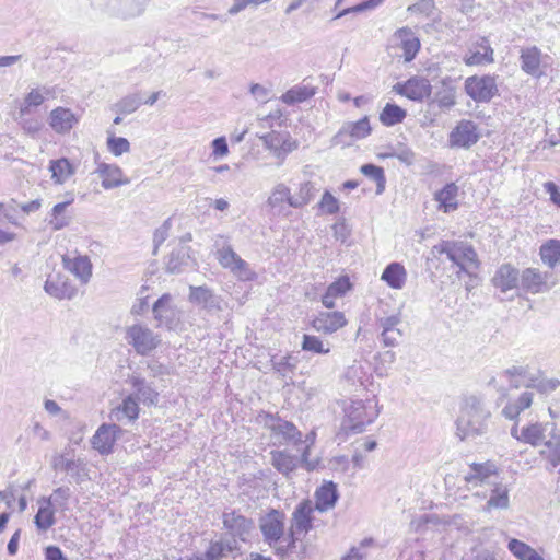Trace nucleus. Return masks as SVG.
Masks as SVG:
<instances>
[{
  "mask_svg": "<svg viewBox=\"0 0 560 560\" xmlns=\"http://www.w3.org/2000/svg\"><path fill=\"white\" fill-rule=\"evenodd\" d=\"M120 433L121 429L115 423L102 424L92 438L93 448L103 455L112 453L113 446Z\"/></svg>",
  "mask_w": 560,
  "mask_h": 560,
  "instance_id": "16",
  "label": "nucleus"
},
{
  "mask_svg": "<svg viewBox=\"0 0 560 560\" xmlns=\"http://www.w3.org/2000/svg\"><path fill=\"white\" fill-rule=\"evenodd\" d=\"M49 93V90L44 88L33 89L24 98L23 106L21 107V114L24 115L30 112L31 107H37L45 101V95Z\"/></svg>",
  "mask_w": 560,
  "mask_h": 560,
  "instance_id": "57",
  "label": "nucleus"
},
{
  "mask_svg": "<svg viewBox=\"0 0 560 560\" xmlns=\"http://www.w3.org/2000/svg\"><path fill=\"white\" fill-rule=\"evenodd\" d=\"M80 115L73 113L70 108L56 107L49 114V126L59 135H66L78 125Z\"/></svg>",
  "mask_w": 560,
  "mask_h": 560,
  "instance_id": "20",
  "label": "nucleus"
},
{
  "mask_svg": "<svg viewBox=\"0 0 560 560\" xmlns=\"http://www.w3.org/2000/svg\"><path fill=\"white\" fill-rule=\"evenodd\" d=\"M51 466L55 470H62L70 474L77 482H81L88 476L86 467L81 459H68L63 455H56Z\"/></svg>",
  "mask_w": 560,
  "mask_h": 560,
  "instance_id": "25",
  "label": "nucleus"
},
{
  "mask_svg": "<svg viewBox=\"0 0 560 560\" xmlns=\"http://www.w3.org/2000/svg\"><path fill=\"white\" fill-rule=\"evenodd\" d=\"M351 288L349 278L341 277L334 281L326 290L322 298V303L326 308H332L335 306V300L342 296Z\"/></svg>",
  "mask_w": 560,
  "mask_h": 560,
  "instance_id": "40",
  "label": "nucleus"
},
{
  "mask_svg": "<svg viewBox=\"0 0 560 560\" xmlns=\"http://www.w3.org/2000/svg\"><path fill=\"white\" fill-rule=\"evenodd\" d=\"M371 133V125L368 117H363L358 121H348L343 124L339 130V136L351 137L355 139H363L369 137Z\"/></svg>",
  "mask_w": 560,
  "mask_h": 560,
  "instance_id": "42",
  "label": "nucleus"
},
{
  "mask_svg": "<svg viewBox=\"0 0 560 560\" xmlns=\"http://www.w3.org/2000/svg\"><path fill=\"white\" fill-rule=\"evenodd\" d=\"M491 417L483 399L477 395H465L462 398L459 413L456 419V435L460 440L482 436L488 431Z\"/></svg>",
  "mask_w": 560,
  "mask_h": 560,
  "instance_id": "1",
  "label": "nucleus"
},
{
  "mask_svg": "<svg viewBox=\"0 0 560 560\" xmlns=\"http://www.w3.org/2000/svg\"><path fill=\"white\" fill-rule=\"evenodd\" d=\"M361 172L376 183V194L380 195L385 190L386 178L384 170L381 166L364 164L361 166Z\"/></svg>",
  "mask_w": 560,
  "mask_h": 560,
  "instance_id": "53",
  "label": "nucleus"
},
{
  "mask_svg": "<svg viewBox=\"0 0 560 560\" xmlns=\"http://www.w3.org/2000/svg\"><path fill=\"white\" fill-rule=\"evenodd\" d=\"M259 528L267 542L275 553L281 558L287 557L294 549L289 546V535L284 536V514L272 509L259 521Z\"/></svg>",
  "mask_w": 560,
  "mask_h": 560,
  "instance_id": "2",
  "label": "nucleus"
},
{
  "mask_svg": "<svg viewBox=\"0 0 560 560\" xmlns=\"http://www.w3.org/2000/svg\"><path fill=\"white\" fill-rule=\"evenodd\" d=\"M302 350L317 353L327 354L330 352L329 343H324L317 336L307 335L303 336Z\"/></svg>",
  "mask_w": 560,
  "mask_h": 560,
  "instance_id": "55",
  "label": "nucleus"
},
{
  "mask_svg": "<svg viewBox=\"0 0 560 560\" xmlns=\"http://www.w3.org/2000/svg\"><path fill=\"white\" fill-rule=\"evenodd\" d=\"M378 412L375 396L365 400H353L345 408L346 417L342 421V429L347 433H361L377 418Z\"/></svg>",
  "mask_w": 560,
  "mask_h": 560,
  "instance_id": "3",
  "label": "nucleus"
},
{
  "mask_svg": "<svg viewBox=\"0 0 560 560\" xmlns=\"http://www.w3.org/2000/svg\"><path fill=\"white\" fill-rule=\"evenodd\" d=\"M143 104V92L136 91L121 97L112 106L117 115H130Z\"/></svg>",
  "mask_w": 560,
  "mask_h": 560,
  "instance_id": "39",
  "label": "nucleus"
},
{
  "mask_svg": "<svg viewBox=\"0 0 560 560\" xmlns=\"http://www.w3.org/2000/svg\"><path fill=\"white\" fill-rule=\"evenodd\" d=\"M130 383L135 393L132 394L137 400L142 401L144 405H154L158 402L159 394L155 392L144 378L140 376H132Z\"/></svg>",
  "mask_w": 560,
  "mask_h": 560,
  "instance_id": "37",
  "label": "nucleus"
},
{
  "mask_svg": "<svg viewBox=\"0 0 560 560\" xmlns=\"http://www.w3.org/2000/svg\"><path fill=\"white\" fill-rule=\"evenodd\" d=\"M476 125L471 120H462L451 132L450 140H477Z\"/></svg>",
  "mask_w": 560,
  "mask_h": 560,
  "instance_id": "52",
  "label": "nucleus"
},
{
  "mask_svg": "<svg viewBox=\"0 0 560 560\" xmlns=\"http://www.w3.org/2000/svg\"><path fill=\"white\" fill-rule=\"evenodd\" d=\"M518 270L509 264L502 265L495 272L492 282L493 285L502 292L516 288L520 279Z\"/></svg>",
  "mask_w": 560,
  "mask_h": 560,
  "instance_id": "33",
  "label": "nucleus"
},
{
  "mask_svg": "<svg viewBox=\"0 0 560 560\" xmlns=\"http://www.w3.org/2000/svg\"><path fill=\"white\" fill-rule=\"evenodd\" d=\"M534 393L525 390L514 399H510L509 402L502 409V415L510 420H513L520 416L522 411L529 408L533 404Z\"/></svg>",
  "mask_w": 560,
  "mask_h": 560,
  "instance_id": "35",
  "label": "nucleus"
},
{
  "mask_svg": "<svg viewBox=\"0 0 560 560\" xmlns=\"http://www.w3.org/2000/svg\"><path fill=\"white\" fill-rule=\"evenodd\" d=\"M466 488L474 491V495L486 499L488 497L487 490L480 488L489 487L491 483L499 479V469L497 465L487 460L483 463H472L469 465L468 471L463 476Z\"/></svg>",
  "mask_w": 560,
  "mask_h": 560,
  "instance_id": "6",
  "label": "nucleus"
},
{
  "mask_svg": "<svg viewBox=\"0 0 560 560\" xmlns=\"http://www.w3.org/2000/svg\"><path fill=\"white\" fill-rule=\"evenodd\" d=\"M49 170L56 183H65L73 173L74 168L68 159L61 158L50 162Z\"/></svg>",
  "mask_w": 560,
  "mask_h": 560,
  "instance_id": "46",
  "label": "nucleus"
},
{
  "mask_svg": "<svg viewBox=\"0 0 560 560\" xmlns=\"http://www.w3.org/2000/svg\"><path fill=\"white\" fill-rule=\"evenodd\" d=\"M406 110L400 106L387 103L380 114V121L385 126H394L406 118Z\"/></svg>",
  "mask_w": 560,
  "mask_h": 560,
  "instance_id": "47",
  "label": "nucleus"
},
{
  "mask_svg": "<svg viewBox=\"0 0 560 560\" xmlns=\"http://www.w3.org/2000/svg\"><path fill=\"white\" fill-rule=\"evenodd\" d=\"M148 4V0H120L118 14L122 19H131L141 15Z\"/></svg>",
  "mask_w": 560,
  "mask_h": 560,
  "instance_id": "49",
  "label": "nucleus"
},
{
  "mask_svg": "<svg viewBox=\"0 0 560 560\" xmlns=\"http://www.w3.org/2000/svg\"><path fill=\"white\" fill-rule=\"evenodd\" d=\"M318 208L326 214H336L339 212V201L330 191L326 190L322 196Z\"/></svg>",
  "mask_w": 560,
  "mask_h": 560,
  "instance_id": "62",
  "label": "nucleus"
},
{
  "mask_svg": "<svg viewBox=\"0 0 560 560\" xmlns=\"http://www.w3.org/2000/svg\"><path fill=\"white\" fill-rule=\"evenodd\" d=\"M457 195L458 186L455 183H450L435 192L434 199L439 202L440 209L444 212H451L458 207Z\"/></svg>",
  "mask_w": 560,
  "mask_h": 560,
  "instance_id": "36",
  "label": "nucleus"
},
{
  "mask_svg": "<svg viewBox=\"0 0 560 560\" xmlns=\"http://www.w3.org/2000/svg\"><path fill=\"white\" fill-rule=\"evenodd\" d=\"M467 66H482L493 62V49L486 37H480L464 57Z\"/></svg>",
  "mask_w": 560,
  "mask_h": 560,
  "instance_id": "23",
  "label": "nucleus"
},
{
  "mask_svg": "<svg viewBox=\"0 0 560 560\" xmlns=\"http://www.w3.org/2000/svg\"><path fill=\"white\" fill-rule=\"evenodd\" d=\"M381 158H397L400 162L411 165L415 162V153L402 145H399L397 149H390L385 153L380 154Z\"/></svg>",
  "mask_w": 560,
  "mask_h": 560,
  "instance_id": "61",
  "label": "nucleus"
},
{
  "mask_svg": "<svg viewBox=\"0 0 560 560\" xmlns=\"http://www.w3.org/2000/svg\"><path fill=\"white\" fill-rule=\"evenodd\" d=\"M520 281L521 288L532 294L547 292L556 284L551 272H542L532 267L522 271Z\"/></svg>",
  "mask_w": 560,
  "mask_h": 560,
  "instance_id": "11",
  "label": "nucleus"
},
{
  "mask_svg": "<svg viewBox=\"0 0 560 560\" xmlns=\"http://www.w3.org/2000/svg\"><path fill=\"white\" fill-rule=\"evenodd\" d=\"M508 548L520 560H538L541 558L529 545L515 538L509 541Z\"/></svg>",
  "mask_w": 560,
  "mask_h": 560,
  "instance_id": "48",
  "label": "nucleus"
},
{
  "mask_svg": "<svg viewBox=\"0 0 560 560\" xmlns=\"http://www.w3.org/2000/svg\"><path fill=\"white\" fill-rule=\"evenodd\" d=\"M373 542L372 538H364L359 547H352L341 560H365L368 555L364 549L371 547Z\"/></svg>",
  "mask_w": 560,
  "mask_h": 560,
  "instance_id": "64",
  "label": "nucleus"
},
{
  "mask_svg": "<svg viewBox=\"0 0 560 560\" xmlns=\"http://www.w3.org/2000/svg\"><path fill=\"white\" fill-rule=\"evenodd\" d=\"M434 102L441 107H451L455 104L454 90L443 84L442 89L435 93Z\"/></svg>",
  "mask_w": 560,
  "mask_h": 560,
  "instance_id": "63",
  "label": "nucleus"
},
{
  "mask_svg": "<svg viewBox=\"0 0 560 560\" xmlns=\"http://www.w3.org/2000/svg\"><path fill=\"white\" fill-rule=\"evenodd\" d=\"M393 91L415 102H423L431 95L432 86L424 77L413 75L405 82H397Z\"/></svg>",
  "mask_w": 560,
  "mask_h": 560,
  "instance_id": "13",
  "label": "nucleus"
},
{
  "mask_svg": "<svg viewBox=\"0 0 560 560\" xmlns=\"http://www.w3.org/2000/svg\"><path fill=\"white\" fill-rule=\"evenodd\" d=\"M95 173L102 179V186L105 189H113L130 183L120 167L105 162H97Z\"/></svg>",
  "mask_w": 560,
  "mask_h": 560,
  "instance_id": "22",
  "label": "nucleus"
},
{
  "mask_svg": "<svg viewBox=\"0 0 560 560\" xmlns=\"http://www.w3.org/2000/svg\"><path fill=\"white\" fill-rule=\"evenodd\" d=\"M189 301L191 303L200 305L202 308H205L209 312L221 310L219 298L212 292V290H210L209 288H207L205 285H201V287L190 285Z\"/></svg>",
  "mask_w": 560,
  "mask_h": 560,
  "instance_id": "24",
  "label": "nucleus"
},
{
  "mask_svg": "<svg viewBox=\"0 0 560 560\" xmlns=\"http://www.w3.org/2000/svg\"><path fill=\"white\" fill-rule=\"evenodd\" d=\"M264 152L277 159V164H281L288 153L298 148L296 142H260Z\"/></svg>",
  "mask_w": 560,
  "mask_h": 560,
  "instance_id": "45",
  "label": "nucleus"
},
{
  "mask_svg": "<svg viewBox=\"0 0 560 560\" xmlns=\"http://www.w3.org/2000/svg\"><path fill=\"white\" fill-rule=\"evenodd\" d=\"M222 523L226 533L235 539L243 542L249 541L255 525L252 518H248L235 510L225 511L222 514Z\"/></svg>",
  "mask_w": 560,
  "mask_h": 560,
  "instance_id": "9",
  "label": "nucleus"
},
{
  "mask_svg": "<svg viewBox=\"0 0 560 560\" xmlns=\"http://www.w3.org/2000/svg\"><path fill=\"white\" fill-rule=\"evenodd\" d=\"M38 511L34 517V523L38 530L46 532L51 528L56 523L55 509L51 505V500L42 497L37 501Z\"/></svg>",
  "mask_w": 560,
  "mask_h": 560,
  "instance_id": "28",
  "label": "nucleus"
},
{
  "mask_svg": "<svg viewBox=\"0 0 560 560\" xmlns=\"http://www.w3.org/2000/svg\"><path fill=\"white\" fill-rule=\"evenodd\" d=\"M316 92L317 88L306 83V79H304L302 83L294 85L282 94L280 100L287 105H294L310 100Z\"/></svg>",
  "mask_w": 560,
  "mask_h": 560,
  "instance_id": "32",
  "label": "nucleus"
},
{
  "mask_svg": "<svg viewBox=\"0 0 560 560\" xmlns=\"http://www.w3.org/2000/svg\"><path fill=\"white\" fill-rule=\"evenodd\" d=\"M290 199H293L290 188L281 183L275 186L267 202L277 214L288 215Z\"/></svg>",
  "mask_w": 560,
  "mask_h": 560,
  "instance_id": "27",
  "label": "nucleus"
},
{
  "mask_svg": "<svg viewBox=\"0 0 560 560\" xmlns=\"http://www.w3.org/2000/svg\"><path fill=\"white\" fill-rule=\"evenodd\" d=\"M189 255L186 248L179 247L171 252L166 260V271L177 273L187 265Z\"/></svg>",
  "mask_w": 560,
  "mask_h": 560,
  "instance_id": "50",
  "label": "nucleus"
},
{
  "mask_svg": "<svg viewBox=\"0 0 560 560\" xmlns=\"http://www.w3.org/2000/svg\"><path fill=\"white\" fill-rule=\"evenodd\" d=\"M71 497V490L68 487H58L54 490L50 497H46V499L51 500V505H55L57 509L61 511L68 510V500Z\"/></svg>",
  "mask_w": 560,
  "mask_h": 560,
  "instance_id": "60",
  "label": "nucleus"
},
{
  "mask_svg": "<svg viewBox=\"0 0 560 560\" xmlns=\"http://www.w3.org/2000/svg\"><path fill=\"white\" fill-rule=\"evenodd\" d=\"M109 417L112 420L118 422L125 420L128 422L135 421L139 417L138 400L133 395L127 396L118 407L110 411Z\"/></svg>",
  "mask_w": 560,
  "mask_h": 560,
  "instance_id": "29",
  "label": "nucleus"
},
{
  "mask_svg": "<svg viewBox=\"0 0 560 560\" xmlns=\"http://www.w3.org/2000/svg\"><path fill=\"white\" fill-rule=\"evenodd\" d=\"M238 549V544L235 539L219 540L210 544L202 560H220L228 557L230 553Z\"/></svg>",
  "mask_w": 560,
  "mask_h": 560,
  "instance_id": "41",
  "label": "nucleus"
},
{
  "mask_svg": "<svg viewBox=\"0 0 560 560\" xmlns=\"http://www.w3.org/2000/svg\"><path fill=\"white\" fill-rule=\"evenodd\" d=\"M346 378L352 383L354 386H361L363 388H366L368 382L371 378V375H369L362 365H351L348 368L346 372Z\"/></svg>",
  "mask_w": 560,
  "mask_h": 560,
  "instance_id": "56",
  "label": "nucleus"
},
{
  "mask_svg": "<svg viewBox=\"0 0 560 560\" xmlns=\"http://www.w3.org/2000/svg\"><path fill=\"white\" fill-rule=\"evenodd\" d=\"M265 427L270 430L271 435L277 439L279 444H293L300 448L302 432L293 422L284 420L278 415L267 413Z\"/></svg>",
  "mask_w": 560,
  "mask_h": 560,
  "instance_id": "7",
  "label": "nucleus"
},
{
  "mask_svg": "<svg viewBox=\"0 0 560 560\" xmlns=\"http://www.w3.org/2000/svg\"><path fill=\"white\" fill-rule=\"evenodd\" d=\"M69 201L60 202L54 206L49 224L54 230H61L69 224V219L63 215L66 208L69 206Z\"/></svg>",
  "mask_w": 560,
  "mask_h": 560,
  "instance_id": "59",
  "label": "nucleus"
},
{
  "mask_svg": "<svg viewBox=\"0 0 560 560\" xmlns=\"http://www.w3.org/2000/svg\"><path fill=\"white\" fill-rule=\"evenodd\" d=\"M45 291L56 299H72L75 295V288L65 278L56 276L48 278L44 285Z\"/></svg>",
  "mask_w": 560,
  "mask_h": 560,
  "instance_id": "30",
  "label": "nucleus"
},
{
  "mask_svg": "<svg viewBox=\"0 0 560 560\" xmlns=\"http://www.w3.org/2000/svg\"><path fill=\"white\" fill-rule=\"evenodd\" d=\"M432 255H445L448 260L459 267L460 271L469 273V269L478 267L477 254L474 247L463 241H442L431 249Z\"/></svg>",
  "mask_w": 560,
  "mask_h": 560,
  "instance_id": "5",
  "label": "nucleus"
},
{
  "mask_svg": "<svg viewBox=\"0 0 560 560\" xmlns=\"http://www.w3.org/2000/svg\"><path fill=\"white\" fill-rule=\"evenodd\" d=\"M490 494L483 511L490 512L492 510H505L510 506L509 490L499 479L489 486Z\"/></svg>",
  "mask_w": 560,
  "mask_h": 560,
  "instance_id": "26",
  "label": "nucleus"
},
{
  "mask_svg": "<svg viewBox=\"0 0 560 560\" xmlns=\"http://www.w3.org/2000/svg\"><path fill=\"white\" fill-rule=\"evenodd\" d=\"M466 93L476 102H489L498 92L495 78L492 75L469 77L465 81Z\"/></svg>",
  "mask_w": 560,
  "mask_h": 560,
  "instance_id": "14",
  "label": "nucleus"
},
{
  "mask_svg": "<svg viewBox=\"0 0 560 560\" xmlns=\"http://www.w3.org/2000/svg\"><path fill=\"white\" fill-rule=\"evenodd\" d=\"M347 324L342 312H320L311 323L312 327L320 334L331 335Z\"/></svg>",
  "mask_w": 560,
  "mask_h": 560,
  "instance_id": "21",
  "label": "nucleus"
},
{
  "mask_svg": "<svg viewBox=\"0 0 560 560\" xmlns=\"http://www.w3.org/2000/svg\"><path fill=\"white\" fill-rule=\"evenodd\" d=\"M339 493L332 481L325 482L315 492V506L318 511L325 512L335 506Z\"/></svg>",
  "mask_w": 560,
  "mask_h": 560,
  "instance_id": "31",
  "label": "nucleus"
},
{
  "mask_svg": "<svg viewBox=\"0 0 560 560\" xmlns=\"http://www.w3.org/2000/svg\"><path fill=\"white\" fill-rule=\"evenodd\" d=\"M406 270L399 262L389 264L382 273L384 280L393 289H401L406 282Z\"/></svg>",
  "mask_w": 560,
  "mask_h": 560,
  "instance_id": "43",
  "label": "nucleus"
},
{
  "mask_svg": "<svg viewBox=\"0 0 560 560\" xmlns=\"http://www.w3.org/2000/svg\"><path fill=\"white\" fill-rule=\"evenodd\" d=\"M542 460L546 462V469L551 470L560 465V432L552 425L548 439L542 443L539 451Z\"/></svg>",
  "mask_w": 560,
  "mask_h": 560,
  "instance_id": "18",
  "label": "nucleus"
},
{
  "mask_svg": "<svg viewBox=\"0 0 560 560\" xmlns=\"http://www.w3.org/2000/svg\"><path fill=\"white\" fill-rule=\"evenodd\" d=\"M521 69L534 77L540 78L551 65L549 55L542 54L537 46H529L521 49Z\"/></svg>",
  "mask_w": 560,
  "mask_h": 560,
  "instance_id": "10",
  "label": "nucleus"
},
{
  "mask_svg": "<svg viewBox=\"0 0 560 560\" xmlns=\"http://www.w3.org/2000/svg\"><path fill=\"white\" fill-rule=\"evenodd\" d=\"M393 40L402 50L406 62L415 59L420 49V40L411 28H398L393 35Z\"/></svg>",
  "mask_w": 560,
  "mask_h": 560,
  "instance_id": "19",
  "label": "nucleus"
},
{
  "mask_svg": "<svg viewBox=\"0 0 560 560\" xmlns=\"http://www.w3.org/2000/svg\"><path fill=\"white\" fill-rule=\"evenodd\" d=\"M560 385V381L557 378H529L526 387L529 389H536L541 394H548L553 392Z\"/></svg>",
  "mask_w": 560,
  "mask_h": 560,
  "instance_id": "58",
  "label": "nucleus"
},
{
  "mask_svg": "<svg viewBox=\"0 0 560 560\" xmlns=\"http://www.w3.org/2000/svg\"><path fill=\"white\" fill-rule=\"evenodd\" d=\"M271 365L281 376L288 377L296 366V360L292 355L272 357Z\"/></svg>",
  "mask_w": 560,
  "mask_h": 560,
  "instance_id": "54",
  "label": "nucleus"
},
{
  "mask_svg": "<svg viewBox=\"0 0 560 560\" xmlns=\"http://www.w3.org/2000/svg\"><path fill=\"white\" fill-rule=\"evenodd\" d=\"M552 425L556 424L540 422L530 423L526 427H523L518 434L517 424H514L511 429V434L521 442L528 443L533 446H541L542 443L548 439V433Z\"/></svg>",
  "mask_w": 560,
  "mask_h": 560,
  "instance_id": "15",
  "label": "nucleus"
},
{
  "mask_svg": "<svg viewBox=\"0 0 560 560\" xmlns=\"http://www.w3.org/2000/svg\"><path fill=\"white\" fill-rule=\"evenodd\" d=\"M63 264L82 283H88L92 276V264L88 256L65 257Z\"/></svg>",
  "mask_w": 560,
  "mask_h": 560,
  "instance_id": "34",
  "label": "nucleus"
},
{
  "mask_svg": "<svg viewBox=\"0 0 560 560\" xmlns=\"http://www.w3.org/2000/svg\"><path fill=\"white\" fill-rule=\"evenodd\" d=\"M172 296L163 294L153 305V314L159 326L173 329L178 323L176 308L171 304Z\"/></svg>",
  "mask_w": 560,
  "mask_h": 560,
  "instance_id": "17",
  "label": "nucleus"
},
{
  "mask_svg": "<svg viewBox=\"0 0 560 560\" xmlns=\"http://www.w3.org/2000/svg\"><path fill=\"white\" fill-rule=\"evenodd\" d=\"M271 455V465L280 472L288 476L296 469L299 458L290 454L288 451H273Z\"/></svg>",
  "mask_w": 560,
  "mask_h": 560,
  "instance_id": "38",
  "label": "nucleus"
},
{
  "mask_svg": "<svg viewBox=\"0 0 560 560\" xmlns=\"http://www.w3.org/2000/svg\"><path fill=\"white\" fill-rule=\"evenodd\" d=\"M313 506L310 501L301 502L294 510L289 530V546L295 548L300 535L306 534L312 528Z\"/></svg>",
  "mask_w": 560,
  "mask_h": 560,
  "instance_id": "12",
  "label": "nucleus"
},
{
  "mask_svg": "<svg viewBox=\"0 0 560 560\" xmlns=\"http://www.w3.org/2000/svg\"><path fill=\"white\" fill-rule=\"evenodd\" d=\"M126 340L140 355L149 354L156 349L161 342L159 335L154 334L149 327L141 324H135L127 328Z\"/></svg>",
  "mask_w": 560,
  "mask_h": 560,
  "instance_id": "8",
  "label": "nucleus"
},
{
  "mask_svg": "<svg viewBox=\"0 0 560 560\" xmlns=\"http://www.w3.org/2000/svg\"><path fill=\"white\" fill-rule=\"evenodd\" d=\"M315 187L311 182H305L300 185L299 191L293 199H290V207L302 208L311 202L315 196Z\"/></svg>",
  "mask_w": 560,
  "mask_h": 560,
  "instance_id": "51",
  "label": "nucleus"
},
{
  "mask_svg": "<svg viewBox=\"0 0 560 560\" xmlns=\"http://www.w3.org/2000/svg\"><path fill=\"white\" fill-rule=\"evenodd\" d=\"M539 255L545 265L555 268L560 261V241L549 240L540 246Z\"/></svg>",
  "mask_w": 560,
  "mask_h": 560,
  "instance_id": "44",
  "label": "nucleus"
},
{
  "mask_svg": "<svg viewBox=\"0 0 560 560\" xmlns=\"http://www.w3.org/2000/svg\"><path fill=\"white\" fill-rule=\"evenodd\" d=\"M213 247L219 264L224 269H229L238 280L250 281L255 278L256 275L248 262L234 252L228 237L217 235Z\"/></svg>",
  "mask_w": 560,
  "mask_h": 560,
  "instance_id": "4",
  "label": "nucleus"
}]
</instances>
